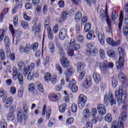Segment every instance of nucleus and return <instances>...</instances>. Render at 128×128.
Returning a JSON list of instances; mask_svg holds the SVG:
<instances>
[{
    "label": "nucleus",
    "instance_id": "79ce46f5",
    "mask_svg": "<svg viewBox=\"0 0 128 128\" xmlns=\"http://www.w3.org/2000/svg\"><path fill=\"white\" fill-rule=\"evenodd\" d=\"M94 32L92 30H90L88 32L86 36L87 40H90L92 38V36H94Z\"/></svg>",
    "mask_w": 128,
    "mask_h": 128
},
{
    "label": "nucleus",
    "instance_id": "c9c22d12",
    "mask_svg": "<svg viewBox=\"0 0 128 128\" xmlns=\"http://www.w3.org/2000/svg\"><path fill=\"white\" fill-rule=\"evenodd\" d=\"M77 70L78 72H80L82 70H84V66H82V64L80 62L77 63Z\"/></svg>",
    "mask_w": 128,
    "mask_h": 128
},
{
    "label": "nucleus",
    "instance_id": "6e6d98bb",
    "mask_svg": "<svg viewBox=\"0 0 128 128\" xmlns=\"http://www.w3.org/2000/svg\"><path fill=\"white\" fill-rule=\"evenodd\" d=\"M118 85V80L116 78L112 79V86L113 88H116Z\"/></svg>",
    "mask_w": 128,
    "mask_h": 128
},
{
    "label": "nucleus",
    "instance_id": "4468645a",
    "mask_svg": "<svg viewBox=\"0 0 128 128\" xmlns=\"http://www.w3.org/2000/svg\"><path fill=\"white\" fill-rule=\"evenodd\" d=\"M18 66L20 72H23L24 76H26L28 72V67H26V64H24V62H19L18 64Z\"/></svg>",
    "mask_w": 128,
    "mask_h": 128
},
{
    "label": "nucleus",
    "instance_id": "f3484780",
    "mask_svg": "<svg viewBox=\"0 0 128 128\" xmlns=\"http://www.w3.org/2000/svg\"><path fill=\"white\" fill-rule=\"evenodd\" d=\"M76 82L73 80L72 82H70L69 83V88H70V90L72 91V92L74 94H76L78 90V86H76Z\"/></svg>",
    "mask_w": 128,
    "mask_h": 128
},
{
    "label": "nucleus",
    "instance_id": "2eb2a0df",
    "mask_svg": "<svg viewBox=\"0 0 128 128\" xmlns=\"http://www.w3.org/2000/svg\"><path fill=\"white\" fill-rule=\"evenodd\" d=\"M9 29L12 36H14L15 34L17 38H20L22 36V32L18 30L15 32L14 29V26L12 24H10Z\"/></svg>",
    "mask_w": 128,
    "mask_h": 128
},
{
    "label": "nucleus",
    "instance_id": "338daca9",
    "mask_svg": "<svg viewBox=\"0 0 128 128\" xmlns=\"http://www.w3.org/2000/svg\"><path fill=\"white\" fill-rule=\"evenodd\" d=\"M10 92L12 94H16V87H11Z\"/></svg>",
    "mask_w": 128,
    "mask_h": 128
},
{
    "label": "nucleus",
    "instance_id": "49530a36",
    "mask_svg": "<svg viewBox=\"0 0 128 128\" xmlns=\"http://www.w3.org/2000/svg\"><path fill=\"white\" fill-rule=\"evenodd\" d=\"M90 24L89 23H87L85 24L84 30L86 32H88L90 30Z\"/></svg>",
    "mask_w": 128,
    "mask_h": 128
},
{
    "label": "nucleus",
    "instance_id": "a211bd4d",
    "mask_svg": "<svg viewBox=\"0 0 128 128\" xmlns=\"http://www.w3.org/2000/svg\"><path fill=\"white\" fill-rule=\"evenodd\" d=\"M98 112L100 114H101V116H104L106 112V107L102 104H99L98 105Z\"/></svg>",
    "mask_w": 128,
    "mask_h": 128
},
{
    "label": "nucleus",
    "instance_id": "c756f323",
    "mask_svg": "<svg viewBox=\"0 0 128 128\" xmlns=\"http://www.w3.org/2000/svg\"><path fill=\"white\" fill-rule=\"evenodd\" d=\"M36 88L40 92H44V88L42 87V85L39 82H36Z\"/></svg>",
    "mask_w": 128,
    "mask_h": 128
},
{
    "label": "nucleus",
    "instance_id": "7ed1b4c3",
    "mask_svg": "<svg viewBox=\"0 0 128 128\" xmlns=\"http://www.w3.org/2000/svg\"><path fill=\"white\" fill-rule=\"evenodd\" d=\"M126 120V114L125 112H123L122 115L120 116L118 119V122H114L112 124V126L111 128H124V122Z\"/></svg>",
    "mask_w": 128,
    "mask_h": 128
},
{
    "label": "nucleus",
    "instance_id": "e433bc0d",
    "mask_svg": "<svg viewBox=\"0 0 128 128\" xmlns=\"http://www.w3.org/2000/svg\"><path fill=\"white\" fill-rule=\"evenodd\" d=\"M5 42V48H8L10 46V38L8 36H6L4 38Z\"/></svg>",
    "mask_w": 128,
    "mask_h": 128
},
{
    "label": "nucleus",
    "instance_id": "603ef678",
    "mask_svg": "<svg viewBox=\"0 0 128 128\" xmlns=\"http://www.w3.org/2000/svg\"><path fill=\"white\" fill-rule=\"evenodd\" d=\"M56 70L59 72V73L60 74H62V66H60L58 64H56Z\"/></svg>",
    "mask_w": 128,
    "mask_h": 128
},
{
    "label": "nucleus",
    "instance_id": "423d86ee",
    "mask_svg": "<svg viewBox=\"0 0 128 128\" xmlns=\"http://www.w3.org/2000/svg\"><path fill=\"white\" fill-rule=\"evenodd\" d=\"M12 75L14 80H16L18 78L20 84L21 86L24 84V76L22 74H20V72H18V69L16 67H13L12 68Z\"/></svg>",
    "mask_w": 128,
    "mask_h": 128
},
{
    "label": "nucleus",
    "instance_id": "f257e3e1",
    "mask_svg": "<svg viewBox=\"0 0 128 128\" xmlns=\"http://www.w3.org/2000/svg\"><path fill=\"white\" fill-rule=\"evenodd\" d=\"M116 98L118 102V104H123V110H126L128 105L126 103V92L122 91V88L119 87L118 90L115 92Z\"/></svg>",
    "mask_w": 128,
    "mask_h": 128
},
{
    "label": "nucleus",
    "instance_id": "37998d69",
    "mask_svg": "<svg viewBox=\"0 0 128 128\" xmlns=\"http://www.w3.org/2000/svg\"><path fill=\"white\" fill-rule=\"evenodd\" d=\"M28 68V72H34V68H36V64L34 63L31 64Z\"/></svg>",
    "mask_w": 128,
    "mask_h": 128
},
{
    "label": "nucleus",
    "instance_id": "a878e982",
    "mask_svg": "<svg viewBox=\"0 0 128 128\" xmlns=\"http://www.w3.org/2000/svg\"><path fill=\"white\" fill-rule=\"evenodd\" d=\"M12 104V98L10 97L6 100V102L5 103V108H8Z\"/></svg>",
    "mask_w": 128,
    "mask_h": 128
},
{
    "label": "nucleus",
    "instance_id": "0eeeda50",
    "mask_svg": "<svg viewBox=\"0 0 128 128\" xmlns=\"http://www.w3.org/2000/svg\"><path fill=\"white\" fill-rule=\"evenodd\" d=\"M110 106H114L116 104V101L114 98V96L112 94V93L106 94L104 97V103L106 106H108V103Z\"/></svg>",
    "mask_w": 128,
    "mask_h": 128
},
{
    "label": "nucleus",
    "instance_id": "f03ea898",
    "mask_svg": "<svg viewBox=\"0 0 128 128\" xmlns=\"http://www.w3.org/2000/svg\"><path fill=\"white\" fill-rule=\"evenodd\" d=\"M28 108L30 106L26 104H24L22 108L23 114H22V110L18 111V120L20 124L24 123L26 122V116L28 114Z\"/></svg>",
    "mask_w": 128,
    "mask_h": 128
},
{
    "label": "nucleus",
    "instance_id": "6ab92c4d",
    "mask_svg": "<svg viewBox=\"0 0 128 128\" xmlns=\"http://www.w3.org/2000/svg\"><path fill=\"white\" fill-rule=\"evenodd\" d=\"M96 50H98L96 48H94L92 51L90 49H87L85 52V54L88 56H96Z\"/></svg>",
    "mask_w": 128,
    "mask_h": 128
},
{
    "label": "nucleus",
    "instance_id": "aec40b11",
    "mask_svg": "<svg viewBox=\"0 0 128 128\" xmlns=\"http://www.w3.org/2000/svg\"><path fill=\"white\" fill-rule=\"evenodd\" d=\"M66 37V29L63 28L60 30L59 33V38L62 40H63Z\"/></svg>",
    "mask_w": 128,
    "mask_h": 128
},
{
    "label": "nucleus",
    "instance_id": "c85d7f7f",
    "mask_svg": "<svg viewBox=\"0 0 128 128\" xmlns=\"http://www.w3.org/2000/svg\"><path fill=\"white\" fill-rule=\"evenodd\" d=\"M82 16V12L79 11L76 13L75 15L74 20H76V22H80Z\"/></svg>",
    "mask_w": 128,
    "mask_h": 128
},
{
    "label": "nucleus",
    "instance_id": "69168bd1",
    "mask_svg": "<svg viewBox=\"0 0 128 128\" xmlns=\"http://www.w3.org/2000/svg\"><path fill=\"white\" fill-rule=\"evenodd\" d=\"M0 128H7L8 124L6 122H1L0 123Z\"/></svg>",
    "mask_w": 128,
    "mask_h": 128
},
{
    "label": "nucleus",
    "instance_id": "72a5a7b5",
    "mask_svg": "<svg viewBox=\"0 0 128 128\" xmlns=\"http://www.w3.org/2000/svg\"><path fill=\"white\" fill-rule=\"evenodd\" d=\"M1 34H0V42H2V40L4 38V34L6 32L7 29L6 28H3L2 30Z\"/></svg>",
    "mask_w": 128,
    "mask_h": 128
},
{
    "label": "nucleus",
    "instance_id": "864d4df0",
    "mask_svg": "<svg viewBox=\"0 0 128 128\" xmlns=\"http://www.w3.org/2000/svg\"><path fill=\"white\" fill-rule=\"evenodd\" d=\"M86 46L88 48V50H94V43H88L86 44Z\"/></svg>",
    "mask_w": 128,
    "mask_h": 128
},
{
    "label": "nucleus",
    "instance_id": "4c0bfd02",
    "mask_svg": "<svg viewBox=\"0 0 128 128\" xmlns=\"http://www.w3.org/2000/svg\"><path fill=\"white\" fill-rule=\"evenodd\" d=\"M67 104L66 103L62 104L59 108V110L60 112H64L66 111V108Z\"/></svg>",
    "mask_w": 128,
    "mask_h": 128
},
{
    "label": "nucleus",
    "instance_id": "5701e85b",
    "mask_svg": "<svg viewBox=\"0 0 128 128\" xmlns=\"http://www.w3.org/2000/svg\"><path fill=\"white\" fill-rule=\"evenodd\" d=\"M60 98L61 96L60 94H51L49 96L50 100H60Z\"/></svg>",
    "mask_w": 128,
    "mask_h": 128
},
{
    "label": "nucleus",
    "instance_id": "052dcab7",
    "mask_svg": "<svg viewBox=\"0 0 128 128\" xmlns=\"http://www.w3.org/2000/svg\"><path fill=\"white\" fill-rule=\"evenodd\" d=\"M74 118H70L67 119L66 122V124H72L74 122Z\"/></svg>",
    "mask_w": 128,
    "mask_h": 128
},
{
    "label": "nucleus",
    "instance_id": "8fccbe9b",
    "mask_svg": "<svg viewBox=\"0 0 128 128\" xmlns=\"http://www.w3.org/2000/svg\"><path fill=\"white\" fill-rule=\"evenodd\" d=\"M86 72L84 71H82L80 74L79 78L78 80L79 82H82V78H84V74Z\"/></svg>",
    "mask_w": 128,
    "mask_h": 128
},
{
    "label": "nucleus",
    "instance_id": "f704fd0d",
    "mask_svg": "<svg viewBox=\"0 0 128 128\" xmlns=\"http://www.w3.org/2000/svg\"><path fill=\"white\" fill-rule=\"evenodd\" d=\"M7 120L10 121L14 120V114L12 112H9V114H7Z\"/></svg>",
    "mask_w": 128,
    "mask_h": 128
},
{
    "label": "nucleus",
    "instance_id": "39448f33",
    "mask_svg": "<svg viewBox=\"0 0 128 128\" xmlns=\"http://www.w3.org/2000/svg\"><path fill=\"white\" fill-rule=\"evenodd\" d=\"M118 52L120 54L118 62L116 64V68L118 70H122L124 68V53L122 51V49L120 48H118Z\"/></svg>",
    "mask_w": 128,
    "mask_h": 128
},
{
    "label": "nucleus",
    "instance_id": "473e14b6",
    "mask_svg": "<svg viewBox=\"0 0 128 128\" xmlns=\"http://www.w3.org/2000/svg\"><path fill=\"white\" fill-rule=\"evenodd\" d=\"M0 60L2 61L6 60V54L4 53V50L2 49L0 50Z\"/></svg>",
    "mask_w": 128,
    "mask_h": 128
},
{
    "label": "nucleus",
    "instance_id": "58836bf2",
    "mask_svg": "<svg viewBox=\"0 0 128 128\" xmlns=\"http://www.w3.org/2000/svg\"><path fill=\"white\" fill-rule=\"evenodd\" d=\"M28 88L29 92H32L36 88V86H34V83L30 84L28 86Z\"/></svg>",
    "mask_w": 128,
    "mask_h": 128
},
{
    "label": "nucleus",
    "instance_id": "e2e57ef3",
    "mask_svg": "<svg viewBox=\"0 0 128 128\" xmlns=\"http://www.w3.org/2000/svg\"><path fill=\"white\" fill-rule=\"evenodd\" d=\"M123 34L124 36H128V27L124 26L123 28Z\"/></svg>",
    "mask_w": 128,
    "mask_h": 128
},
{
    "label": "nucleus",
    "instance_id": "774afa93",
    "mask_svg": "<svg viewBox=\"0 0 128 128\" xmlns=\"http://www.w3.org/2000/svg\"><path fill=\"white\" fill-rule=\"evenodd\" d=\"M61 18L63 20H66V18H68V13L66 12H64L62 13Z\"/></svg>",
    "mask_w": 128,
    "mask_h": 128
},
{
    "label": "nucleus",
    "instance_id": "7c9ffc66",
    "mask_svg": "<svg viewBox=\"0 0 128 128\" xmlns=\"http://www.w3.org/2000/svg\"><path fill=\"white\" fill-rule=\"evenodd\" d=\"M25 48V53L26 54H30L32 52V46L30 44H26Z\"/></svg>",
    "mask_w": 128,
    "mask_h": 128
},
{
    "label": "nucleus",
    "instance_id": "9d476101",
    "mask_svg": "<svg viewBox=\"0 0 128 128\" xmlns=\"http://www.w3.org/2000/svg\"><path fill=\"white\" fill-rule=\"evenodd\" d=\"M100 18L102 19V20H106L108 26H110V24H112V22L110 21V19L108 17V10L104 11V10H100Z\"/></svg>",
    "mask_w": 128,
    "mask_h": 128
},
{
    "label": "nucleus",
    "instance_id": "20e7f679",
    "mask_svg": "<svg viewBox=\"0 0 128 128\" xmlns=\"http://www.w3.org/2000/svg\"><path fill=\"white\" fill-rule=\"evenodd\" d=\"M58 54L61 58L60 62L62 66L65 68H68L70 66V61L66 58V56H64L66 55L64 50L62 48L59 49Z\"/></svg>",
    "mask_w": 128,
    "mask_h": 128
},
{
    "label": "nucleus",
    "instance_id": "6e6552de",
    "mask_svg": "<svg viewBox=\"0 0 128 128\" xmlns=\"http://www.w3.org/2000/svg\"><path fill=\"white\" fill-rule=\"evenodd\" d=\"M100 70L102 74H106L108 72V68H114V64L110 62L108 64V61H104L102 63L100 64Z\"/></svg>",
    "mask_w": 128,
    "mask_h": 128
},
{
    "label": "nucleus",
    "instance_id": "ea45409f",
    "mask_svg": "<svg viewBox=\"0 0 128 128\" xmlns=\"http://www.w3.org/2000/svg\"><path fill=\"white\" fill-rule=\"evenodd\" d=\"M99 52L101 60H104V58H106V53L104 52V50L102 49H100Z\"/></svg>",
    "mask_w": 128,
    "mask_h": 128
},
{
    "label": "nucleus",
    "instance_id": "393cba45",
    "mask_svg": "<svg viewBox=\"0 0 128 128\" xmlns=\"http://www.w3.org/2000/svg\"><path fill=\"white\" fill-rule=\"evenodd\" d=\"M72 69H69L68 70H66L65 72V76H66V82H70L69 78L72 76Z\"/></svg>",
    "mask_w": 128,
    "mask_h": 128
},
{
    "label": "nucleus",
    "instance_id": "cd10ccee",
    "mask_svg": "<svg viewBox=\"0 0 128 128\" xmlns=\"http://www.w3.org/2000/svg\"><path fill=\"white\" fill-rule=\"evenodd\" d=\"M118 78L121 80H126V75L122 72H120L118 73ZM126 83L124 81H122V86L124 88H126Z\"/></svg>",
    "mask_w": 128,
    "mask_h": 128
},
{
    "label": "nucleus",
    "instance_id": "b1692460",
    "mask_svg": "<svg viewBox=\"0 0 128 128\" xmlns=\"http://www.w3.org/2000/svg\"><path fill=\"white\" fill-rule=\"evenodd\" d=\"M93 78L96 84H100L101 80L100 76L98 73H94L93 74Z\"/></svg>",
    "mask_w": 128,
    "mask_h": 128
},
{
    "label": "nucleus",
    "instance_id": "de8ad7c7",
    "mask_svg": "<svg viewBox=\"0 0 128 128\" xmlns=\"http://www.w3.org/2000/svg\"><path fill=\"white\" fill-rule=\"evenodd\" d=\"M107 54L110 58H114V56H116V54H114V51L112 50L108 51Z\"/></svg>",
    "mask_w": 128,
    "mask_h": 128
},
{
    "label": "nucleus",
    "instance_id": "9b49d317",
    "mask_svg": "<svg viewBox=\"0 0 128 128\" xmlns=\"http://www.w3.org/2000/svg\"><path fill=\"white\" fill-rule=\"evenodd\" d=\"M46 118L48 120L52 114V108L50 107H46V105H44L42 111V116H46Z\"/></svg>",
    "mask_w": 128,
    "mask_h": 128
},
{
    "label": "nucleus",
    "instance_id": "4d7b16f0",
    "mask_svg": "<svg viewBox=\"0 0 128 128\" xmlns=\"http://www.w3.org/2000/svg\"><path fill=\"white\" fill-rule=\"evenodd\" d=\"M74 50L72 48H70L68 49V54L70 56H74Z\"/></svg>",
    "mask_w": 128,
    "mask_h": 128
},
{
    "label": "nucleus",
    "instance_id": "2f4dec72",
    "mask_svg": "<svg viewBox=\"0 0 128 128\" xmlns=\"http://www.w3.org/2000/svg\"><path fill=\"white\" fill-rule=\"evenodd\" d=\"M18 8H22V3H20V4H18L17 6L12 8V14H16V12H18Z\"/></svg>",
    "mask_w": 128,
    "mask_h": 128
},
{
    "label": "nucleus",
    "instance_id": "f8f14e48",
    "mask_svg": "<svg viewBox=\"0 0 128 128\" xmlns=\"http://www.w3.org/2000/svg\"><path fill=\"white\" fill-rule=\"evenodd\" d=\"M78 108L80 109L84 108L86 103V96H84V94H80L78 97Z\"/></svg>",
    "mask_w": 128,
    "mask_h": 128
},
{
    "label": "nucleus",
    "instance_id": "a18cd8bd",
    "mask_svg": "<svg viewBox=\"0 0 128 128\" xmlns=\"http://www.w3.org/2000/svg\"><path fill=\"white\" fill-rule=\"evenodd\" d=\"M44 78L46 82H48L50 80V78H52V76L50 74V73H47L45 74Z\"/></svg>",
    "mask_w": 128,
    "mask_h": 128
},
{
    "label": "nucleus",
    "instance_id": "a19ab883",
    "mask_svg": "<svg viewBox=\"0 0 128 128\" xmlns=\"http://www.w3.org/2000/svg\"><path fill=\"white\" fill-rule=\"evenodd\" d=\"M104 120L106 122H110L112 120V115L110 114H106L104 118Z\"/></svg>",
    "mask_w": 128,
    "mask_h": 128
},
{
    "label": "nucleus",
    "instance_id": "bf43d9fd",
    "mask_svg": "<svg viewBox=\"0 0 128 128\" xmlns=\"http://www.w3.org/2000/svg\"><path fill=\"white\" fill-rule=\"evenodd\" d=\"M48 48H49V50H50L51 54H54V52H55L54 45V44L50 45L48 46Z\"/></svg>",
    "mask_w": 128,
    "mask_h": 128
},
{
    "label": "nucleus",
    "instance_id": "680f3d73",
    "mask_svg": "<svg viewBox=\"0 0 128 128\" xmlns=\"http://www.w3.org/2000/svg\"><path fill=\"white\" fill-rule=\"evenodd\" d=\"M19 50L20 54H24V52H26V49L25 47H24V46L20 45L19 46Z\"/></svg>",
    "mask_w": 128,
    "mask_h": 128
},
{
    "label": "nucleus",
    "instance_id": "ddd939ff",
    "mask_svg": "<svg viewBox=\"0 0 128 128\" xmlns=\"http://www.w3.org/2000/svg\"><path fill=\"white\" fill-rule=\"evenodd\" d=\"M44 26L47 30L48 38L50 40H52L54 38V34L50 26V22L48 21H46L44 22Z\"/></svg>",
    "mask_w": 128,
    "mask_h": 128
},
{
    "label": "nucleus",
    "instance_id": "0e129e2a",
    "mask_svg": "<svg viewBox=\"0 0 128 128\" xmlns=\"http://www.w3.org/2000/svg\"><path fill=\"white\" fill-rule=\"evenodd\" d=\"M120 44V41L118 40L117 41H113V43L112 44V46H118Z\"/></svg>",
    "mask_w": 128,
    "mask_h": 128
},
{
    "label": "nucleus",
    "instance_id": "13d9d810",
    "mask_svg": "<svg viewBox=\"0 0 128 128\" xmlns=\"http://www.w3.org/2000/svg\"><path fill=\"white\" fill-rule=\"evenodd\" d=\"M24 18L25 20H27L28 22L30 20L31 18L30 16H28V14H26V12H24Z\"/></svg>",
    "mask_w": 128,
    "mask_h": 128
},
{
    "label": "nucleus",
    "instance_id": "1a4fd4ad",
    "mask_svg": "<svg viewBox=\"0 0 128 128\" xmlns=\"http://www.w3.org/2000/svg\"><path fill=\"white\" fill-rule=\"evenodd\" d=\"M76 41L74 39H72L69 44H64V48L65 50H70V48H72V50H79L80 48V46L76 44Z\"/></svg>",
    "mask_w": 128,
    "mask_h": 128
},
{
    "label": "nucleus",
    "instance_id": "09e8293b",
    "mask_svg": "<svg viewBox=\"0 0 128 128\" xmlns=\"http://www.w3.org/2000/svg\"><path fill=\"white\" fill-rule=\"evenodd\" d=\"M76 40L78 42L82 44V42H84V36L82 35H78Z\"/></svg>",
    "mask_w": 128,
    "mask_h": 128
},
{
    "label": "nucleus",
    "instance_id": "5fc2aeb1",
    "mask_svg": "<svg viewBox=\"0 0 128 128\" xmlns=\"http://www.w3.org/2000/svg\"><path fill=\"white\" fill-rule=\"evenodd\" d=\"M78 110V106L76 104H73L72 106V112H76Z\"/></svg>",
    "mask_w": 128,
    "mask_h": 128
},
{
    "label": "nucleus",
    "instance_id": "4be33fe9",
    "mask_svg": "<svg viewBox=\"0 0 128 128\" xmlns=\"http://www.w3.org/2000/svg\"><path fill=\"white\" fill-rule=\"evenodd\" d=\"M92 86V79L86 78L83 83V86L85 88H89Z\"/></svg>",
    "mask_w": 128,
    "mask_h": 128
},
{
    "label": "nucleus",
    "instance_id": "dca6fc26",
    "mask_svg": "<svg viewBox=\"0 0 128 128\" xmlns=\"http://www.w3.org/2000/svg\"><path fill=\"white\" fill-rule=\"evenodd\" d=\"M34 78H38V71H29L27 78L28 80H32Z\"/></svg>",
    "mask_w": 128,
    "mask_h": 128
},
{
    "label": "nucleus",
    "instance_id": "3c124183",
    "mask_svg": "<svg viewBox=\"0 0 128 128\" xmlns=\"http://www.w3.org/2000/svg\"><path fill=\"white\" fill-rule=\"evenodd\" d=\"M20 25L22 28H28V24L27 22L25 21H22L21 22Z\"/></svg>",
    "mask_w": 128,
    "mask_h": 128
},
{
    "label": "nucleus",
    "instance_id": "412c9836",
    "mask_svg": "<svg viewBox=\"0 0 128 128\" xmlns=\"http://www.w3.org/2000/svg\"><path fill=\"white\" fill-rule=\"evenodd\" d=\"M36 24H34V26H32V30L33 32H35V36H38V34L40 32V24H38V26L36 27Z\"/></svg>",
    "mask_w": 128,
    "mask_h": 128
},
{
    "label": "nucleus",
    "instance_id": "c03bdc74",
    "mask_svg": "<svg viewBox=\"0 0 128 128\" xmlns=\"http://www.w3.org/2000/svg\"><path fill=\"white\" fill-rule=\"evenodd\" d=\"M118 15L116 14L114 10L112 11V14L111 16L112 20H116L118 18Z\"/></svg>",
    "mask_w": 128,
    "mask_h": 128
},
{
    "label": "nucleus",
    "instance_id": "bb28decb",
    "mask_svg": "<svg viewBox=\"0 0 128 128\" xmlns=\"http://www.w3.org/2000/svg\"><path fill=\"white\" fill-rule=\"evenodd\" d=\"M98 37L100 44L104 46V36L101 33H98Z\"/></svg>",
    "mask_w": 128,
    "mask_h": 128
}]
</instances>
